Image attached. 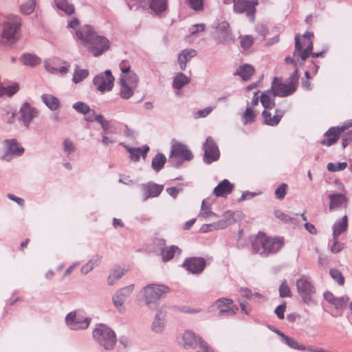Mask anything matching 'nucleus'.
Listing matches in <instances>:
<instances>
[{
	"mask_svg": "<svg viewBox=\"0 0 352 352\" xmlns=\"http://www.w3.org/2000/svg\"><path fill=\"white\" fill-rule=\"evenodd\" d=\"M131 155V159L133 161H137L140 159V156L145 158L147 152L149 150L148 146H144L142 148H132L127 146H124Z\"/></svg>",
	"mask_w": 352,
	"mask_h": 352,
	"instance_id": "obj_35",
	"label": "nucleus"
},
{
	"mask_svg": "<svg viewBox=\"0 0 352 352\" xmlns=\"http://www.w3.org/2000/svg\"><path fill=\"white\" fill-rule=\"evenodd\" d=\"M199 217L206 220L213 217H216L217 215L210 210V206L207 204V201L206 200H203Z\"/></svg>",
	"mask_w": 352,
	"mask_h": 352,
	"instance_id": "obj_47",
	"label": "nucleus"
},
{
	"mask_svg": "<svg viewBox=\"0 0 352 352\" xmlns=\"http://www.w3.org/2000/svg\"><path fill=\"white\" fill-rule=\"evenodd\" d=\"M190 82V79L183 73H178L173 80V87L176 89H181Z\"/></svg>",
	"mask_w": 352,
	"mask_h": 352,
	"instance_id": "obj_48",
	"label": "nucleus"
},
{
	"mask_svg": "<svg viewBox=\"0 0 352 352\" xmlns=\"http://www.w3.org/2000/svg\"><path fill=\"white\" fill-rule=\"evenodd\" d=\"M174 158L182 161L190 160L192 158V154L186 145L177 142H173L170 159Z\"/></svg>",
	"mask_w": 352,
	"mask_h": 352,
	"instance_id": "obj_17",
	"label": "nucleus"
},
{
	"mask_svg": "<svg viewBox=\"0 0 352 352\" xmlns=\"http://www.w3.org/2000/svg\"><path fill=\"white\" fill-rule=\"evenodd\" d=\"M125 300L126 298L123 296V295L120 294L117 291L112 296L113 303L117 310L120 313H122L126 310L124 305Z\"/></svg>",
	"mask_w": 352,
	"mask_h": 352,
	"instance_id": "obj_44",
	"label": "nucleus"
},
{
	"mask_svg": "<svg viewBox=\"0 0 352 352\" xmlns=\"http://www.w3.org/2000/svg\"><path fill=\"white\" fill-rule=\"evenodd\" d=\"M166 162V157L162 153H157L152 160L153 169L156 172L160 171L164 167Z\"/></svg>",
	"mask_w": 352,
	"mask_h": 352,
	"instance_id": "obj_45",
	"label": "nucleus"
},
{
	"mask_svg": "<svg viewBox=\"0 0 352 352\" xmlns=\"http://www.w3.org/2000/svg\"><path fill=\"white\" fill-rule=\"evenodd\" d=\"M3 144L6 151L1 158L4 161H10L13 157L21 156L24 153V148L14 138L6 140Z\"/></svg>",
	"mask_w": 352,
	"mask_h": 352,
	"instance_id": "obj_12",
	"label": "nucleus"
},
{
	"mask_svg": "<svg viewBox=\"0 0 352 352\" xmlns=\"http://www.w3.org/2000/svg\"><path fill=\"white\" fill-rule=\"evenodd\" d=\"M297 292L303 302L307 305L316 303V289L309 278L302 276L296 280Z\"/></svg>",
	"mask_w": 352,
	"mask_h": 352,
	"instance_id": "obj_6",
	"label": "nucleus"
},
{
	"mask_svg": "<svg viewBox=\"0 0 352 352\" xmlns=\"http://www.w3.org/2000/svg\"><path fill=\"white\" fill-rule=\"evenodd\" d=\"M347 166V164L346 162H338V163H332L330 162L327 164V167L328 170L331 172H336L344 170Z\"/></svg>",
	"mask_w": 352,
	"mask_h": 352,
	"instance_id": "obj_52",
	"label": "nucleus"
},
{
	"mask_svg": "<svg viewBox=\"0 0 352 352\" xmlns=\"http://www.w3.org/2000/svg\"><path fill=\"white\" fill-rule=\"evenodd\" d=\"M189 4L195 10H199L203 8L204 0H188Z\"/></svg>",
	"mask_w": 352,
	"mask_h": 352,
	"instance_id": "obj_64",
	"label": "nucleus"
},
{
	"mask_svg": "<svg viewBox=\"0 0 352 352\" xmlns=\"http://www.w3.org/2000/svg\"><path fill=\"white\" fill-rule=\"evenodd\" d=\"M234 10L236 13L245 12L251 21L254 20L255 6L257 2L255 1L233 0Z\"/></svg>",
	"mask_w": 352,
	"mask_h": 352,
	"instance_id": "obj_14",
	"label": "nucleus"
},
{
	"mask_svg": "<svg viewBox=\"0 0 352 352\" xmlns=\"http://www.w3.org/2000/svg\"><path fill=\"white\" fill-rule=\"evenodd\" d=\"M232 303V300L228 298H222L217 301L216 305L219 310L220 314H225L228 316H232L236 313L237 307L234 308L230 307Z\"/></svg>",
	"mask_w": 352,
	"mask_h": 352,
	"instance_id": "obj_27",
	"label": "nucleus"
},
{
	"mask_svg": "<svg viewBox=\"0 0 352 352\" xmlns=\"http://www.w3.org/2000/svg\"><path fill=\"white\" fill-rule=\"evenodd\" d=\"M21 19L18 15L7 16L1 24L0 36L8 43L14 44L20 38Z\"/></svg>",
	"mask_w": 352,
	"mask_h": 352,
	"instance_id": "obj_2",
	"label": "nucleus"
},
{
	"mask_svg": "<svg viewBox=\"0 0 352 352\" xmlns=\"http://www.w3.org/2000/svg\"><path fill=\"white\" fill-rule=\"evenodd\" d=\"M254 39L251 36H245L241 40V46L244 50L249 49L253 44Z\"/></svg>",
	"mask_w": 352,
	"mask_h": 352,
	"instance_id": "obj_60",
	"label": "nucleus"
},
{
	"mask_svg": "<svg viewBox=\"0 0 352 352\" xmlns=\"http://www.w3.org/2000/svg\"><path fill=\"white\" fill-rule=\"evenodd\" d=\"M95 120L100 124L102 129V143L105 146H108L116 142L115 138L107 137V135L114 132V126L100 114L96 116Z\"/></svg>",
	"mask_w": 352,
	"mask_h": 352,
	"instance_id": "obj_16",
	"label": "nucleus"
},
{
	"mask_svg": "<svg viewBox=\"0 0 352 352\" xmlns=\"http://www.w3.org/2000/svg\"><path fill=\"white\" fill-rule=\"evenodd\" d=\"M85 28H91V26L89 25L81 26L80 21L76 18H73L68 21L67 28L71 32H74L75 37L80 42L82 41V38L79 34H81L82 38L85 36L86 34L84 32Z\"/></svg>",
	"mask_w": 352,
	"mask_h": 352,
	"instance_id": "obj_22",
	"label": "nucleus"
},
{
	"mask_svg": "<svg viewBox=\"0 0 352 352\" xmlns=\"http://www.w3.org/2000/svg\"><path fill=\"white\" fill-rule=\"evenodd\" d=\"M180 250L177 246L171 245L162 250V257L164 261L170 260L175 254H179Z\"/></svg>",
	"mask_w": 352,
	"mask_h": 352,
	"instance_id": "obj_40",
	"label": "nucleus"
},
{
	"mask_svg": "<svg viewBox=\"0 0 352 352\" xmlns=\"http://www.w3.org/2000/svg\"><path fill=\"white\" fill-rule=\"evenodd\" d=\"M114 77L109 69L104 73L97 75L93 80L96 89L101 92L110 91L113 87Z\"/></svg>",
	"mask_w": 352,
	"mask_h": 352,
	"instance_id": "obj_11",
	"label": "nucleus"
},
{
	"mask_svg": "<svg viewBox=\"0 0 352 352\" xmlns=\"http://www.w3.org/2000/svg\"><path fill=\"white\" fill-rule=\"evenodd\" d=\"M73 108L76 110L78 112L86 114L87 113L90 109L89 107L82 102H77L73 104Z\"/></svg>",
	"mask_w": 352,
	"mask_h": 352,
	"instance_id": "obj_55",
	"label": "nucleus"
},
{
	"mask_svg": "<svg viewBox=\"0 0 352 352\" xmlns=\"http://www.w3.org/2000/svg\"><path fill=\"white\" fill-rule=\"evenodd\" d=\"M347 217L345 215L343 218L337 221L333 226V238H338V236L347 229Z\"/></svg>",
	"mask_w": 352,
	"mask_h": 352,
	"instance_id": "obj_37",
	"label": "nucleus"
},
{
	"mask_svg": "<svg viewBox=\"0 0 352 352\" xmlns=\"http://www.w3.org/2000/svg\"><path fill=\"white\" fill-rule=\"evenodd\" d=\"M298 78L299 76L298 74V69H295L294 73L289 78L287 82H281L275 78L271 89L276 96H287L294 93L296 89Z\"/></svg>",
	"mask_w": 352,
	"mask_h": 352,
	"instance_id": "obj_7",
	"label": "nucleus"
},
{
	"mask_svg": "<svg viewBox=\"0 0 352 352\" xmlns=\"http://www.w3.org/2000/svg\"><path fill=\"white\" fill-rule=\"evenodd\" d=\"M36 6V0H28L19 6V12L23 15H30L34 12Z\"/></svg>",
	"mask_w": 352,
	"mask_h": 352,
	"instance_id": "obj_39",
	"label": "nucleus"
},
{
	"mask_svg": "<svg viewBox=\"0 0 352 352\" xmlns=\"http://www.w3.org/2000/svg\"><path fill=\"white\" fill-rule=\"evenodd\" d=\"M93 337L106 350L113 349L117 341L114 331L104 324H99L95 328Z\"/></svg>",
	"mask_w": 352,
	"mask_h": 352,
	"instance_id": "obj_5",
	"label": "nucleus"
},
{
	"mask_svg": "<svg viewBox=\"0 0 352 352\" xmlns=\"http://www.w3.org/2000/svg\"><path fill=\"white\" fill-rule=\"evenodd\" d=\"M256 113L253 110L252 107H247L245 111L243 114V122L244 124H248L254 121Z\"/></svg>",
	"mask_w": 352,
	"mask_h": 352,
	"instance_id": "obj_49",
	"label": "nucleus"
},
{
	"mask_svg": "<svg viewBox=\"0 0 352 352\" xmlns=\"http://www.w3.org/2000/svg\"><path fill=\"white\" fill-rule=\"evenodd\" d=\"M3 118L8 126H16L19 118L16 109L11 106L6 107L3 109Z\"/></svg>",
	"mask_w": 352,
	"mask_h": 352,
	"instance_id": "obj_28",
	"label": "nucleus"
},
{
	"mask_svg": "<svg viewBox=\"0 0 352 352\" xmlns=\"http://www.w3.org/2000/svg\"><path fill=\"white\" fill-rule=\"evenodd\" d=\"M120 71L122 72L120 76L128 75L131 74H135L134 72L131 71V65L127 60H122L120 63L119 65Z\"/></svg>",
	"mask_w": 352,
	"mask_h": 352,
	"instance_id": "obj_56",
	"label": "nucleus"
},
{
	"mask_svg": "<svg viewBox=\"0 0 352 352\" xmlns=\"http://www.w3.org/2000/svg\"><path fill=\"white\" fill-rule=\"evenodd\" d=\"M138 83V78L135 74L120 76V95L123 99H129L134 94Z\"/></svg>",
	"mask_w": 352,
	"mask_h": 352,
	"instance_id": "obj_9",
	"label": "nucleus"
},
{
	"mask_svg": "<svg viewBox=\"0 0 352 352\" xmlns=\"http://www.w3.org/2000/svg\"><path fill=\"white\" fill-rule=\"evenodd\" d=\"M290 288L286 280H283L279 287V294L282 298L290 296Z\"/></svg>",
	"mask_w": 352,
	"mask_h": 352,
	"instance_id": "obj_54",
	"label": "nucleus"
},
{
	"mask_svg": "<svg viewBox=\"0 0 352 352\" xmlns=\"http://www.w3.org/2000/svg\"><path fill=\"white\" fill-rule=\"evenodd\" d=\"M20 89V85L18 82H13V83H11L10 85L6 86V87H4V86H1V97L3 96H6L9 98L12 97V96H14L16 93H17L19 91Z\"/></svg>",
	"mask_w": 352,
	"mask_h": 352,
	"instance_id": "obj_41",
	"label": "nucleus"
},
{
	"mask_svg": "<svg viewBox=\"0 0 352 352\" xmlns=\"http://www.w3.org/2000/svg\"><path fill=\"white\" fill-rule=\"evenodd\" d=\"M234 216V213H233L230 211H227L224 213V215H223L224 219L219 221V222L224 223L226 225L223 226V228H225L228 227V226L232 224L235 221Z\"/></svg>",
	"mask_w": 352,
	"mask_h": 352,
	"instance_id": "obj_53",
	"label": "nucleus"
},
{
	"mask_svg": "<svg viewBox=\"0 0 352 352\" xmlns=\"http://www.w3.org/2000/svg\"><path fill=\"white\" fill-rule=\"evenodd\" d=\"M100 261V257L98 255L94 256L87 263L81 267V273L87 274L95 267L98 266Z\"/></svg>",
	"mask_w": 352,
	"mask_h": 352,
	"instance_id": "obj_43",
	"label": "nucleus"
},
{
	"mask_svg": "<svg viewBox=\"0 0 352 352\" xmlns=\"http://www.w3.org/2000/svg\"><path fill=\"white\" fill-rule=\"evenodd\" d=\"M352 126V120L348 124L339 127H332L329 129L324 134L325 139L321 141L322 145L330 146L333 144L339 138V136L342 132L346 129Z\"/></svg>",
	"mask_w": 352,
	"mask_h": 352,
	"instance_id": "obj_19",
	"label": "nucleus"
},
{
	"mask_svg": "<svg viewBox=\"0 0 352 352\" xmlns=\"http://www.w3.org/2000/svg\"><path fill=\"white\" fill-rule=\"evenodd\" d=\"M217 41L221 44H228L233 41L231 31L226 32H217Z\"/></svg>",
	"mask_w": 352,
	"mask_h": 352,
	"instance_id": "obj_50",
	"label": "nucleus"
},
{
	"mask_svg": "<svg viewBox=\"0 0 352 352\" xmlns=\"http://www.w3.org/2000/svg\"><path fill=\"white\" fill-rule=\"evenodd\" d=\"M84 32L86 35L83 38L81 37V43L94 56H100L110 48V41L107 37L98 34L92 27L85 28ZM79 35L82 36L81 34Z\"/></svg>",
	"mask_w": 352,
	"mask_h": 352,
	"instance_id": "obj_1",
	"label": "nucleus"
},
{
	"mask_svg": "<svg viewBox=\"0 0 352 352\" xmlns=\"http://www.w3.org/2000/svg\"><path fill=\"white\" fill-rule=\"evenodd\" d=\"M19 113L18 120L21 122L25 129H28L31 122L38 116L39 110L30 102H25L21 105Z\"/></svg>",
	"mask_w": 352,
	"mask_h": 352,
	"instance_id": "obj_10",
	"label": "nucleus"
},
{
	"mask_svg": "<svg viewBox=\"0 0 352 352\" xmlns=\"http://www.w3.org/2000/svg\"><path fill=\"white\" fill-rule=\"evenodd\" d=\"M41 98L42 102L52 111H56L60 107L59 100L52 94H43Z\"/></svg>",
	"mask_w": 352,
	"mask_h": 352,
	"instance_id": "obj_34",
	"label": "nucleus"
},
{
	"mask_svg": "<svg viewBox=\"0 0 352 352\" xmlns=\"http://www.w3.org/2000/svg\"><path fill=\"white\" fill-rule=\"evenodd\" d=\"M314 34L311 32H306L301 38L298 35L295 36V50L294 52V56L295 58L300 57L302 63L309 57L311 54L313 48L312 37ZM324 52L319 53H312L311 56L314 57H318L322 56Z\"/></svg>",
	"mask_w": 352,
	"mask_h": 352,
	"instance_id": "obj_3",
	"label": "nucleus"
},
{
	"mask_svg": "<svg viewBox=\"0 0 352 352\" xmlns=\"http://www.w3.org/2000/svg\"><path fill=\"white\" fill-rule=\"evenodd\" d=\"M134 288L135 285L131 284L118 289L117 292L123 295V296L126 299V298L133 293Z\"/></svg>",
	"mask_w": 352,
	"mask_h": 352,
	"instance_id": "obj_58",
	"label": "nucleus"
},
{
	"mask_svg": "<svg viewBox=\"0 0 352 352\" xmlns=\"http://www.w3.org/2000/svg\"><path fill=\"white\" fill-rule=\"evenodd\" d=\"M330 200L329 210H332L337 208L346 207L348 199L346 196L341 193H332L329 195Z\"/></svg>",
	"mask_w": 352,
	"mask_h": 352,
	"instance_id": "obj_25",
	"label": "nucleus"
},
{
	"mask_svg": "<svg viewBox=\"0 0 352 352\" xmlns=\"http://www.w3.org/2000/svg\"><path fill=\"white\" fill-rule=\"evenodd\" d=\"M204 161L206 164H211L219 158L220 152L219 148L211 137L207 138L204 144Z\"/></svg>",
	"mask_w": 352,
	"mask_h": 352,
	"instance_id": "obj_13",
	"label": "nucleus"
},
{
	"mask_svg": "<svg viewBox=\"0 0 352 352\" xmlns=\"http://www.w3.org/2000/svg\"><path fill=\"white\" fill-rule=\"evenodd\" d=\"M128 271L125 267L120 266L115 267L110 272L107 278V284L109 285H114L120 278H121Z\"/></svg>",
	"mask_w": 352,
	"mask_h": 352,
	"instance_id": "obj_31",
	"label": "nucleus"
},
{
	"mask_svg": "<svg viewBox=\"0 0 352 352\" xmlns=\"http://www.w3.org/2000/svg\"><path fill=\"white\" fill-rule=\"evenodd\" d=\"M89 74V72L87 69H81L78 66H76L74 72L72 82L75 84H78L87 78Z\"/></svg>",
	"mask_w": 352,
	"mask_h": 352,
	"instance_id": "obj_42",
	"label": "nucleus"
},
{
	"mask_svg": "<svg viewBox=\"0 0 352 352\" xmlns=\"http://www.w3.org/2000/svg\"><path fill=\"white\" fill-rule=\"evenodd\" d=\"M325 300L334 306L335 311L332 313L333 316H339L342 315V311L346 307L349 298L347 296H342L336 298L329 292H327L324 294Z\"/></svg>",
	"mask_w": 352,
	"mask_h": 352,
	"instance_id": "obj_15",
	"label": "nucleus"
},
{
	"mask_svg": "<svg viewBox=\"0 0 352 352\" xmlns=\"http://www.w3.org/2000/svg\"><path fill=\"white\" fill-rule=\"evenodd\" d=\"M217 32H226L227 31H231L230 25L226 21H221L218 23L216 26Z\"/></svg>",
	"mask_w": 352,
	"mask_h": 352,
	"instance_id": "obj_62",
	"label": "nucleus"
},
{
	"mask_svg": "<svg viewBox=\"0 0 352 352\" xmlns=\"http://www.w3.org/2000/svg\"><path fill=\"white\" fill-rule=\"evenodd\" d=\"M276 96L272 89L264 92L260 97L263 107L265 109H273L275 105L274 98Z\"/></svg>",
	"mask_w": 352,
	"mask_h": 352,
	"instance_id": "obj_33",
	"label": "nucleus"
},
{
	"mask_svg": "<svg viewBox=\"0 0 352 352\" xmlns=\"http://www.w3.org/2000/svg\"><path fill=\"white\" fill-rule=\"evenodd\" d=\"M286 309V304L283 303L280 305H278L276 309H275V314H276L277 317L280 319H283L285 317V311Z\"/></svg>",
	"mask_w": 352,
	"mask_h": 352,
	"instance_id": "obj_63",
	"label": "nucleus"
},
{
	"mask_svg": "<svg viewBox=\"0 0 352 352\" xmlns=\"http://www.w3.org/2000/svg\"><path fill=\"white\" fill-rule=\"evenodd\" d=\"M166 327V313L160 309L155 313L151 324V330L155 334H162Z\"/></svg>",
	"mask_w": 352,
	"mask_h": 352,
	"instance_id": "obj_18",
	"label": "nucleus"
},
{
	"mask_svg": "<svg viewBox=\"0 0 352 352\" xmlns=\"http://www.w3.org/2000/svg\"><path fill=\"white\" fill-rule=\"evenodd\" d=\"M263 119H264V123L270 125V126H275L279 123L280 121L283 116V112L280 110H276V114L272 118L271 113L267 111L266 110H264L262 113Z\"/></svg>",
	"mask_w": 352,
	"mask_h": 352,
	"instance_id": "obj_32",
	"label": "nucleus"
},
{
	"mask_svg": "<svg viewBox=\"0 0 352 352\" xmlns=\"http://www.w3.org/2000/svg\"><path fill=\"white\" fill-rule=\"evenodd\" d=\"M19 60L23 65L29 67H35L41 63V59L33 54H23Z\"/></svg>",
	"mask_w": 352,
	"mask_h": 352,
	"instance_id": "obj_36",
	"label": "nucleus"
},
{
	"mask_svg": "<svg viewBox=\"0 0 352 352\" xmlns=\"http://www.w3.org/2000/svg\"><path fill=\"white\" fill-rule=\"evenodd\" d=\"M287 188V184H281L280 186H278L276 188V190L275 191L276 197L280 199H283L286 195Z\"/></svg>",
	"mask_w": 352,
	"mask_h": 352,
	"instance_id": "obj_61",
	"label": "nucleus"
},
{
	"mask_svg": "<svg viewBox=\"0 0 352 352\" xmlns=\"http://www.w3.org/2000/svg\"><path fill=\"white\" fill-rule=\"evenodd\" d=\"M267 256L274 254L280 250L284 245L283 238H271L266 236Z\"/></svg>",
	"mask_w": 352,
	"mask_h": 352,
	"instance_id": "obj_24",
	"label": "nucleus"
},
{
	"mask_svg": "<svg viewBox=\"0 0 352 352\" xmlns=\"http://www.w3.org/2000/svg\"><path fill=\"white\" fill-rule=\"evenodd\" d=\"M226 224L223 222H216V223H209V224H204L201 228H200V231L202 232H210V231H213V230H219V229H223V226H225Z\"/></svg>",
	"mask_w": 352,
	"mask_h": 352,
	"instance_id": "obj_51",
	"label": "nucleus"
},
{
	"mask_svg": "<svg viewBox=\"0 0 352 352\" xmlns=\"http://www.w3.org/2000/svg\"><path fill=\"white\" fill-rule=\"evenodd\" d=\"M62 147L64 153L67 157H69L76 151V146L74 142L69 138H65L63 140L62 142Z\"/></svg>",
	"mask_w": 352,
	"mask_h": 352,
	"instance_id": "obj_46",
	"label": "nucleus"
},
{
	"mask_svg": "<svg viewBox=\"0 0 352 352\" xmlns=\"http://www.w3.org/2000/svg\"><path fill=\"white\" fill-rule=\"evenodd\" d=\"M90 322L91 318L80 310L71 311L65 317V324L72 330L86 329Z\"/></svg>",
	"mask_w": 352,
	"mask_h": 352,
	"instance_id": "obj_8",
	"label": "nucleus"
},
{
	"mask_svg": "<svg viewBox=\"0 0 352 352\" xmlns=\"http://www.w3.org/2000/svg\"><path fill=\"white\" fill-rule=\"evenodd\" d=\"M266 235L258 234L252 242V249L254 253L267 256Z\"/></svg>",
	"mask_w": 352,
	"mask_h": 352,
	"instance_id": "obj_23",
	"label": "nucleus"
},
{
	"mask_svg": "<svg viewBox=\"0 0 352 352\" xmlns=\"http://www.w3.org/2000/svg\"><path fill=\"white\" fill-rule=\"evenodd\" d=\"M169 292V288L162 284L151 283L145 285L141 290L145 304L149 308L156 304Z\"/></svg>",
	"mask_w": 352,
	"mask_h": 352,
	"instance_id": "obj_4",
	"label": "nucleus"
},
{
	"mask_svg": "<svg viewBox=\"0 0 352 352\" xmlns=\"http://www.w3.org/2000/svg\"><path fill=\"white\" fill-rule=\"evenodd\" d=\"M331 276L338 282V283L340 285H343L344 283V278L342 275L341 272L337 270H330Z\"/></svg>",
	"mask_w": 352,
	"mask_h": 352,
	"instance_id": "obj_57",
	"label": "nucleus"
},
{
	"mask_svg": "<svg viewBox=\"0 0 352 352\" xmlns=\"http://www.w3.org/2000/svg\"><path fill=\"white\" fill-rule=\"evenodd\" d=\"M197 52L192 49H186L178 54L177 60L179 67L182 70H184L186 67V63L194 56Z\"/></svg>",
	"mask_w": 352,
	"mask_h": 352,
	"instance_id": "obj_29",
	"label": "nucleus"
},
{
	"mask_svg": "<svg viewBox=\"0 0 352 352\" xmlns=\"http://www.w3.org/2000/svg\"><path fill=\"white\" fill-rule=\"evenodd\" d=\"M254 73L253 67L248 64L240 66L236 72V74L240 76L243 80H248Z\"/></svg>",
	"mask_w": 352,
	"mask_h": 352,
	"instance_id": "obj_38",
	"label": "nucleus"
},
{
	"mask_svg": "<svg viewBox=\"0 0 352 352\" xmlns=\"http://www.w3.org/2000/svg\"><path fill=\"white\" fill-rule=\"evenodd\" d=\"M142 200L146 201L148 198L158 197L164 189V186L148 182L142 184L140 186Z\"/></svg>",
	"mask_w": 352,
	"mask_h": 352,
	"instance_id": "obj_20",
	"label": "nucleus"
},
{
	"mask_svg": "<svg viewBox=\"0 0 352 352\" xmlns=\"http://www.w3.org/2000/svg\"><path fill=\"white\" fill-rule=\"evenodd\" d=\"M214 109L213 107H208L205 109L197 111L195 113L194 117L195 118H205L208 116Z\"/></svg>",
	"mask_w": 352,
	"mask_h": 352,
	"instance_id": "obj_59",
	"label": "nucleus"
},
{
	"mask_svg": "<svg viewBox=\"0 0 352 352\" xmlns=\"http://www.w3.org/2000/svg\"><path fill=\"white\" fill-rule=\"evenodd\" d=\"M53 6L67 15H72L75 12L74 5L67 0H53Z\"/></svg>",
	"mask_w": 352,
	"mask_h": 352,
	"instance_id": "obj_30",
	"label": "nucleus"
},
{
	"mask_svg": "<svg viewBox=\"0 0 352 352\" xmlns=\"http://www.w3.org/2000/svg\"><path fill=\"white\" fill-rule=\"evenodd\" d=\"M234 185L228 179L221 181L213 190V193L217 197H226L233 190Z\"/></svg>",
	"mask_w": 352,
	"mask_h": 352,
	"instance_id": "obj_26",
	"label": "nucleus"
},
{
	"mask_svg": "<svg viewBox=\"0 0 352 352\" xmlns=\"http://www.w3.org/2000/svg\"><path fill=\"white\" fill-rule=\"evenodd\" d=\"M206 266V262L201 258H190L186 259L183 263V267L192 274L201 272Z\"/></svg>",
	"mask_w": 352,
	"mask_h": 352,
	"instance_id": "obj_21",
	"label": "nucleus"
}]
</instances>
